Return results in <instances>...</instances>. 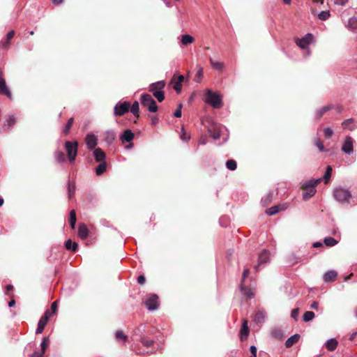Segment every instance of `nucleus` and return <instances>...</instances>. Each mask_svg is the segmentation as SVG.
Listing matches in <instances>:
<instances>
[{"label": "nucleus", "instance_id": "obj_41", "mask_svg": "<svg viewBox=\"0 0 357 357\" xmlns=\"http://www.w3.org/2000/svg\"><path fill=\"white\" fill-rule=\"evenodd\" d=\"M75 185L74 183H70V181L68 182V197L69 199H71L73 195L75 194Z\"/></svg>", "mask_w": 357, "mask_h": 357}, {"label": "nucleus", "instance_id": "obj_16", "mask_svg": "<svg viewBox=\"0 0 357 357\" xmlns=\"http://www.w3.org/2000/svg\"><path fill=\"white\" fill-rule=\"evenodd\" d=\"M221 130L222 128L220 126H214L208 129V132L214 139H218L220 137Z\"/></svg>", "mask_w": 357, "mask_h": 357}, {"label": "nucleus", "instance_id": "obj_34", "mask_svg": "<svg viewBox=\"0 0 357 357\" xmlns=\"http://www.w3.org/2000/svg\"><path fill=\"white\" fill-rule=\"evenodd\" d=\"M347 28L351 30L357 29V17H351L349 19Z\"/></svg>", "mask_w": 357, "mask_h": 357}, {"label": "nucleus", "instance_id": "obj_59", "mask_svg": "<svg viewBox=\"0 0 357 357\" xmlns=\"http://www.w3.org/2000/svg\"><path fill=\"white\" fill-rule=\"evenodd\" d=\"M44 354L42 351H34L31 357H44Z\"/></svg>", "mask_w": 357, "mask_h": 357}, {"label": "nucleus", "instance_id": "obj_58", "mask_svg": "<svg viewBox=\"0 0 357 357\" xmlns=\"http://www.w3.org/2000/svg\"><path fill=\"white\" fill-rule=\"evenodd\" d=\"M174 89L177 93H180L181 91V84L179 82H176L174 85Z\"/></svg>", "mask_w": 357, "mask_h": 357}, {"label": "nucleus", "instance_id": "obj_8", "mask_svg": "<svg viewBox=\"0 0 357 357\" xmlns=\"http://www.w3.org/2000/svg\"><path fill=\"white\" fill-rule=\"evenodd\" d=\"M313 35L312 33H307L302 38H297L296 40V45L302 50H306L307 54H310L308 45L312 42Z\"/></svg>", "mask_w": 357, "mask_h": 357}, {"label": "nucleus", "instance_id": "obj_53", "mask_svg": "<svg viewBox=\"0 0 357 357\" xmlns=\"http://www.w3.org/2000/svg\"><path fill=\"white\" fill-rule=\"evenodd\" d=\"M298 308H296V309H294L292 310L291 311V317L292 319H294L295 321H297L298 319Z\"/></svg>", "mask_w": 357, "mask_h": 357}, {"label": "nucleus", "instance_id": "obj_57", "mask_svg": "<svg viewBox=\"0 0 357 357\" xmlns=\"http://www.w3.org/2000/svg\"><path fill=\"white\" fill-rule=\"evenodd\" d=\"M250 273V271L248 268H245L244 269L243 271V275H242V281H241V284L243 283V282L245 280V279L248 277V275H249Z\"/></svg>", "mask_w": 357, "mask_h": 357}, {"label": "nucleus", "instance_id": "obj_1", "mask_svg": "<svg viewBox=\"0 0 357 357\" xmlns=\"http://www.w3.org/2000/svg\"><path fill=\"white\" fill-rule=\"evenodd\" d=\"M333 196L334 199L341 204H350L352 198L350 190L342 186H338L333 189Z\"/></svg>", "mask_w": 357, "mask_h": 357}, {"label": "nucleus", "instance_id": "obj_5", "mask_svg": "<svg viewBox=\"0 0 357 357\" xmlns=\"http://www.w3.org/2000/svg\"><path fill=\"white\" fill-rule=\"evenodd\" d=\"M77 142L66 141L65 142V148L67 152V155L69 161L73 162L75 160L77 155Z\"/></svg>", "mask_w": 357, "mask_h": 357}, {"label": "nucleus", "instance_id": "obj_14", "mask_svg": "<svg viewBox=\"0 0 357 357\" xmlns=\"http://www.w3.org/2000/svg\"><path fill=\"white\" fill-rule=\"evenodd\" d=\"M93 155L96 162L105 161V153L100 148L93 149Z\"/></svg>", "mask_w": 357, "mask_h": 357}, {"label": "nucleus", "instance_id": "obj_15", "mask_svg": "<svg viewBox=\"0 0 357 357\" xmlns=\"http://www.w3.org/2000/svg\"><path fill=\"white\" fill-rule=\"evenodd\" d=\"M337 275L335 271L331 270L326 272L324 275V280L325 282H333L335 281Z\"/></svg>", "mask_w": 357, "mask_h": 357}, {"label": "nucleus", "instance_id": "obj_24", "mask_svg": "<svg viewBox=\"0 0 357 357\" xmlns=\"http://www.w3.org/2000/svg\"><path fill=\"white\" fill-rule=\"evenodd\" d=\"M271 335L277 340H282L284 337V332L279 328H275L271 331Z\"/></svg>", "mask_w": 357, "mask_h": 357}, {"label": "nucleus", "instance_id": "obj_44", "mask_svg": "<svg viewBox=\"0 0 357 357\" xmlns=\"http://www.w3.org/2000/svg\"><path fill=\"white\" fill-rule=\"evenodd\" d=\"M332 167L331 166H327L326 172L324 176V179L325 183H327L331 176Z\"/></svg>", "mask_w": 357, "mask_h": 357}, {"label": "nucleus", "instance_id": "obj_21", "mask_svg": "<svg viewBox=\"0 0 357 357\" xmlns=\"http://www.w3.org/2000/svg\"><path fill=\"white\" fill-rule=\"evenodd\" d=\"M89 235V229L84 224L79 225L78 227V236L82 239H86Z\"/></svg>", "mask_w": 357, "mask_h": 357}, {"label": "nucleus", "instance_id": "obj_37", "mask_svg": "<svg viewBox=\"0 0 357 357\" xmlns=\"http://www.w3.org/2000/svg\"><path fill=\"white\" fill-rule=\"evenodd\" d=\"M76 213L74 210H72L70 211L69 214V222L73 229L75 228V224H76Z\"/></svg>", "mask_w": 357, "mask_h": 357}, {"label": "nucleus", "instance_id": "obj_39", "mask_svg": "<svg viewBox=\"0 0 357 357\" xmlns=\"http://www.w3.org/2000/svg\"><path fill=\"white\" fill-rule=\"evenodd\" d=\"M314 318V313L312 311H307L303 315V320L305 322L312 321Z\"/></svg>", "mask_w": 357, "mask_h": 357}, {"label": "nucleus", "instance_id": "obj_52", "mask_svg": "<svg viewBox=\"0 0 357 357\" xmlns=\"http://www.w3.org/2000/svg\"><path fill=\"white\" fill-rule=\"evenodd\" d=\"M202 75H203V69L202 68H200L196 73L195 81L197 82H199L202 79Z\"/></svg>", "mask_w": 357, "mask_h": 357}, {"label": "nucleus", "instance_id": "obj_56", "mask_svg": "<svg viewBox=\"0 0 357 357\" xmlns=\"http://www.w3.org/2000/svg\"><path fill=\"white\" fill-rule=\"evenodd\" d=\"M14 31H10L7 33V41L5 43V45H7L8 43V41L14 36Z\"/></svg>", "mask_w": 357, "mask_h": 357}, {"label": "nucleus", "instance_id": "obj_33", "mask_svg": "<svg viewBox=\"0 0 357 357\" xmlns=\"http://www.w3.org/2000/svg\"><path fill=\"white\" fill-rule=\"evenodd\" d=\"M54 157L56 160L59 163H63L66 160L65 154L61 151H56L54 153Z\"/></svg>", "mask_w": 357, "mask_h": 357}, {"label": "nucleus", "instance_id": "obj_26", "mask_svg": "<svg viewBox=\"0 0 357 357\" xmlns=\"http://www.w3.org/2000/svg\"><path fill=\"white\" fill-rule=\"evenodd\" d=\"M194 41V38L188 34H184L181 36V43L183 45H188Z\"/></svg>", "mask_w": 357, "mask_h": 357}, {"label": "nucleus", "instance_id": "obj_29", "mask_svg": "<svg viewBox=\"0 0 357 357\" xmlns=\"http://www.w3.org/2000/svg\"><path fill=\"white\" fill-rule=\"evenodd\" d=\"M282 209H283V208H282L280 205H276V206H272L271 208H268L266 211V213L268 215H273L278 213L279 211H280Z\"/></svg>", "mask_w": 357, "mask_h": 357}, {"label": "nucleus", "instance_id": "obj_3", "mask_svg": "<svg viewBox=\"0 0 357 357\" xmlns=\"http://www.w3.org/2000/svg\"><path fill=\"white\" fill-rule=\"evenodd\" d=\"M165 86V82L163 80L152 83L149 86V91L152 93L153 96L161 102L165 100V93L163 89Z\"/></svg>", "mask_w": 357, "mask_h": 357}, {"label": "nucleus", "instance_id": "obj_55", "mask_svg": "<svg viewBox=\"0 0 357 357\" xmlns=\"http://www.w3.org/2000/svg\"><path fill=\"white\" fill-rule=\"evenodd\" d=\"M349 0H334V3L337 6H344Z\"/></svg>", "mask_w": 357, "mask_h": 357}, {"label": "nucleus", "instance_id": "obj_31", "mask_svg": "<svg viewBox=\"0 0 357 357\" xmlns=\"http://www.w3.org/2000/svg\"><path fill=\"white\" fill-rule=\"evenodd\" d=\"M65 247L67 250L75 252L78 248V244L75 242H73L70 239H68L65 243Z\"/></svg>", "mask_w": 357, "mask_h": 357}, {"label": "nucleus", "instance_id": "obj_38", "mask_svg": "<svg viewBox=\"0 0 357 357\" xmlns=\"http://www.w3.org/2000/svg\"><path fill=\"white\" fill-rule=\"evenodd\" d=\"M325 245L328 247H333L338 242L333 237H326L324 239Z\"/></svg>", "mask_w": 357, "mask_h": 357}, {"label": "nucleus", "instance_id": "obj_7", "mask_svg": "<svg viewBox=\"0 0 357 357\" xmlns=\"http://www.w3.org/2000/svg\"><path fill=\"white\" fill-rule=\"evenodd\" d=\"M144 305L149 310H155L159 305L158 296L154 294L146 295Z\"/></svg>", "mask_w": 357, "mask_h": 357}, {"label": "nucleus", "instance_id": "obj_64", "mask_svg": "<svg viewBox=\"0 0 357 357\" xmlns=\"http://www.w3.org/2000/svg\"><path fill=\"white\" fill-rule=\"evenodd\" d=\"M313 248H319L322 246V243L320 241H317L313 243Z\"/></svg>", "mask_w": 357, "mask_h": 357}, {"label": "nucleus", "instance_id": "obj_2", "mask_svg": "<svg viewBox=\"0 0 357 357\" xmlns=\"http://www.w3.org/2000/svg\"><path fill=\"white\" fill-rule=\"evenodd\" d=\"M204 101L215 109H220L222 107V99L218 92H214L207 89L204 94Z\"/></svg>", "mask_w": 357, "mask_h": 357}, {"label": "nucleus", "instance_id": "obj_11", "mask_svg": "<svg viewBox=\"0 0 357 357\" xmlns=\"http://www.w3.org/2000/svg\"><path fill=\"white\" fill-rule=\"evenodd\" d=\"M50 311L47 310L45 312L44 316L40 319V320L38 323V326H37L36 331V334H40L44 331V328L50 319Z\"/></svg>", "mask_w": 357, "mask_h": 357}, {"label": "nucleus", "instance_id": "obj_20", "mask_svg": "<svg viewBox=\"0 0 357 357\" xmlns=\"http://www.w3.org/2000/svg\"><path fill=\"white\" fill-rule=\"evenodd\" d=\"M300 337H301V335L299 334H298V333L291 335L290 337H289L286 340V342H285V347L287 348L291 347L295 343L298 342Z\"/></svg>", "mask_w": 357, "mask_h": 357}, {"label": "nucleus", "instance_id": "obj_19", "mask_svg": "<svg viewBox=\"0 0 357 357\" xmlns=\"http://www.w3.org/2000/svg\"><path fill=\"white\" fill-rule=\"evenodd\" d=\"M324 345L328 351H333L336 349L338 342L335 338H331L325 342Z\"/></svg>", "mask_w": 357, "mask_h": 357}, {"label": "nucleus", "instance_id": "obj_4", "mask_svg": "<svg viewBox=\"0 0 357 357\" xmlns=\"http://www.w3.org/2000/svg\"><path fill=\"white\" fill-rule=\"evenodd\" d=\"M140 100L142 105L146 107L150 112H156L158 111L156 102L150 94H142Z\"/></svg>", "mask_w": 357, "mask_h": 357}, {"label": "nucleus", "instance_id": "obj_49", "mask_svg": "<svg viewBox=\"0 0 357 357\" xmlns=\"http://www.w3.org/2000/svg\"><path fill=\"white\" fill-rule=\"evenodd\" d=\"M141 342L142 343V344L144 346H145L146 347H150L153 344V341L151 340L148 339L146 337H141Z\"/></svg>", "mask_w": 357, "mask_h": 357}, {"label": "nucleus", "instance_id": "obj_22", "mask_svg": "<svg viewBox=\"0 0 357 357\" xmlns=\"http://www.w3.org/2000/svg\"><path fill=\"white\" fill-rule=\"evenodd\" d=\"M333 108V105H328L318 109L315 113V117L320 119L326 112L331 110Z\"/></svg>", "mask_w": 357, "mask_h": 357}, {"label": "nucleus", "instance_id": "obj_46", "mask_svg": "<svg viewBox=\"0 0 357 357\" xmlns=\"http://www.w3.org/2000/svg\"><path fill=\"white\" fill-rule=\"evenodd\" d=\"M333 135V130L332 128L327 127L324 130V135L326 139H330Z\"/></svg>", "mask_w": 357, "mask_h": 357}, {"label": "nucleus", "instance_id": "obj_54", "mask_svg": "<svg viewBox=\"0 0 357 357\" xmlns=\"http://www.w3.org/2000/svg\"><path fill=\"white\" fill-rule=\"evenodd\" d=\"M181 107H182V105H178V107L177 108V109L175 111V112L174 113V116L176 118H179L181 116V114H182V112H181Z\"/></svg>", "mask_w": 357, "mask_h": 357}, {"label": "nucleus", "instance_id": "obj_48", "mask_svg": "<svg viewBox=\"0 0 357 357\" xmlns=\"http://www.w3.org/2000/svg\"><path fill=\"white\" fill-rule=\"evenodd\" d=\"M115 336L116 339L121 340L123 342H126L128 339V337L121 331H116Z\"/></svg>", "mask_w": 357, "mask_h": 357}, {"label": "nucleus", "instance_id": "obj_61", "mask_svg": "<svg viewBox=\"0 0 357 357\" xmlns=\"http://www.w3.org/2000/svg\"><path fill=\"white\" fill-rule=\"evenodd\" d=\"M145 280H146V279H145V277L144 275H139L137 278V282H138V283H139L141 284H144Z\"/></svg>", "mask_w": 357, "mask_h": 357}, {"label": "nucleus", "instance_id": "obj_60", "mask_svg": "<svg viewBox=\"0 0 357 357\" xmlns=\"http://www.w3.org/2000/svg\"><path fill=\"white\" fill-rule=\"evenodd\" d=\"M51 310L52 313H55L57 310V301H54L51 305Z\"/></svg>", "mask_w": 357, "mask_h": 357}, {"label": "nucleus", "instance_id": "obj_62", "mask_svg": "<svg viewBox=\"0 0 357 357\" xmlns=\"http://www.w3.org/2000/svg\"><path fill=\"white\" fill-rule=\"evenodd\" d=\"M250 351L251 352V354H257V349L255 346L252 345L250 347Z\"/></svg>", "mask_w": 357, "mask_h": 357}, {"label": "nucleus", "instance_id": "obj_27", "mask_svg": "<svg viewBox=\"0 0 357 357\" xmlns=\"http://www.w3.org/2000/svg\"><path fill=\"white\" fill-rule=\"evenodd\" d=\"M321 181V178H319L318 179H310L305 183L303 184V187L305 188H314L316 185H317L320 181Z\"/></svg>", "mask_w": 357, "mask_h": 357}, {"label": "nucleus", "instance_id": "obj_43", "mask_svg": "<svg viewBox=\"0 0 357 357\" xmlns=\"http://www.w3.org/2000/svg\"><path fill=\"white\" fill-rule=\"evenodd\" d=\"M331 16L329 10H323L318 14V17L321 20H326Z\"/></svg>", "mask_w": 357, "mask_h": 357}, {"label": "nucleus", "instance_id": "obj_18", "mask_svg": "<svg viewBox=\"0 0 357 357\" xmlns=\"http://www.w3.org/2000/svg\"><path fill=\"white\" fill-rule=\"evenodd\" d=\"M135 135L133 132L130 130H126L121 135L120 139L126 142H130L134 139Z\"/></svg>", "mask_w": 357, "mask_h": 357}, {"label": "nucleus", "instance_id": "obj_63", "mask_svg": "<svg viewBox=\"0 0 357 357\" xmlns=\"http://www.w3.org/2000/svg\"><path fill=\"white\" fill-rule=\"evenodd\" d=\"M318 305H319V303L317 301H314L311 305H310V308L312 309H314V310H317L318 309Z\"/></svg>", "mask_w": 357, "mask_h": 357}, {"label": "nucleus", "instance_id": "obj_12", "mask_svg": "<svg viewBox=\"0 0 357 357\" xmlns=\"http://www.w3.org/2000/svg\"><path fill=\"white\" fill-rule=\"evenodd\" d=\"M85 142L89 150H93L97 145L98 139L93 133L87 134L85 138Z\"/></svg>", "mask_w": 357, "mask_h": 357}, {"label": "nucleus", "instance_id": "obj_45", "mask_svg": "<svg viewBox=\"0 0 357 357\" xmlns=\"http://www.w3.org/2000/svg\"><path fill=\"white\" fill-rule=\"evenodd\" d=\"M49 344V338L47 337H45L43 339V341L40 344L41 351L43 353H45L47 347Z\"/></svg>", "mask_w": 357, "mask_h": 357}, {"label": "nucleus", "instance_id": "obj_50", "mask_svg": "<svg viewBox=\"0 0 357 357\" xmlns=\"http://www.w3.org/2000/svg\"><path fill=\"white\" fill-rule=\"evenodd\" d=\"M73 123V118H70L68 119L67 123L66 124L65 127H64V129H63V132L66 133V134H68L72 125Z\"/></svg>", "mask_w": 357, "mask_h": 357}, {"label": "nucleus", "instance_id": "obj_40", "mask_svg": "<svg viewBox=\"0 0 357 357\" xmlns=\"http://www.w3.org/2000/svg\"><path fill=\"white\" fill-rule=\"evenodd\" d=\"M16 121L15 118L14 116L10 115L9 116L8 119L6 120L4 126L7 127L8 129H10L13 127Z\"/></svg>", "mask_w": 357, "mask_h": 357}, {"label": "nucleus", "instance_id": "obj_23", "mask_svg": "<svg viewBox=\"0 0 357 357\" xmlns=\"http://www.w3.org/2000/svg\"><path fill=\"white\" fill-rule=\"evenodd\" d=\"M130 112L135 116L139 117V105L137 101H135L132 105L130 107Z\"/></svg>", "mask_w": 357, "mask_h": 357}, {"label": "nucleus", "instance_id": "obj_51", "mask_svg": "<svg viewBox=\"0 0 357 357\" xmlns=\"http://www.w3.org/2000/svg\"><path fill=\"white\" fill-rule=\"evenodd\" d=\"M314 144L320 152H323L325 151L323 143L319 139H316Z\"/></svg>", "mask_w": 357, "mask_h": 357}, {"label": "nucleus", "instance_id": "obj_6", "mask_svg": "<svg viewBox=\"0 0 357 357\" xmlns=\"http://www.w3.org/2000/svg\"><path fill=\"white\" fill-rule=\"evenodd\" d=\"M130 103L128 101L117 102L114 107V115L115 116H123L129 112Z\"/></svg>", "mask_w": 357, "mask_h": 357}, {"label": "nucleus", "instance_id": "obj_47", "mask_svg": "<svg viewBox=\"0 0 357 357\" xmlns=\"http://www.w3.org/2000/svg\"><path fill=\"white\" fill-rule=\"evenodd\" d=\"M352 122H354V119H352V118H351V119H348L344 120V121L342 122V126H343V128H348V129H349V130H353V129H354V128H352V127H349V125H350Z\"/></svg>", "mask_w": 357, "mask_h": 357}, {"label": "nucleus", "instance_id": "obj_30", "mask_svg": "<svg viewBox=\"0 0 357 357\" xmlns=\"http://www.w3.org/2000/svg\"><path fill=\"white\" fill-rule=\"evenodd\" d=\"M316 193L315 188H307L306 191L303 192V198L304 199H308L313 197Z\"/></svg>", "mask_w": 357, "mask_h": 357}, {"label": "nucleus", "instance_id": "obj_42", "mask_svg": "<svg viewBox=\"0 0 357 357\" xmlns=\"http://www.w3.org/2000/svg\"><path fill=\"white\" fill-rule=\"evenodd\" d=\"M226 167L228 169L234 171L237 167L236 162L234 160H228L226 162Z\"/></svg>", "mask_w": 357, "mask_h": 357}, {"label": "nucleus", "instance_id": "obj_25", "mask_svg": "<svg viewBox=\"0 0 357 357\" xmlns=\"http://www.w3.org/2000/svg\"><path fill=\"white\" fill-rule=\"evenodd\" d=\"M240 289L242 294L248 298H252V297H254V293L251 289L244 287L243 284H241Z\"/></svg>", "mask_w": 357, "mask_h": 357}, {"label": "nucleus", "instance_id": "obj_17", "mask_svg": "<svg viewBox=\"0 0 357 357\" xmlns=\"http://www.w3.org/2000/svg\"><path fill=\"white\" fill-rule=\"evenodd\" d=\"M116 137V132L113 130H108L105 132L104 140L108 144H111Z\"/></svg>", "mask_w": 357, "mask_h": 357}, {"label": "nucleus", "instance_id": "obj_35", "mask_svg": "<svg viewBox=\"0 0 357 357\" xmlns=\"http://www.w3.org/2000/svg\"><path fill=\"white\" fill-rule=\"evenodd\" d=\"M266 317V313L263 311H259L255 316V321L257 323H262L264 321Z\"/></svg>", "mask_w": 357, "mask_h": 357}, {"label": "nucleus", "instance_id": "obj_10", "mask_svg": "<svg viewBox=\"0 0 357 357\" xmlns=\"http://www.w3.org/2000/svg\"><path fill=\"white\" fill-rule=\"evenodd\" d=\"M269 259H270L269 252L266 250H262L259 255L258 264L255 267V271H258L259 268L261 266L268 263Z\"/></svg>", "mask_w": 357, "mask_h": 357}, {"label": "nucleus", "instance_id": "obj_9", "mask_svg": "<svg viewBox=\"0 0 357 357\" xmlns=\"http://www.w3.org/2000/svg\"><path fill=\"white\" fill-rule=\"evenodd\" d=\"M354 139L350 136H347L344 140L342 151L347 155L352 154L354 152Z\"/></svg>", "mask_w": 357, "mask_h": 357}, {"label": "nucleus", "instance_id": "obj_13", "mask_svg": "<svg viewBox=\"0 0 357 357\" xmlns=\"http://www.w3.org/2000/svg\"><path fill=\"white\" fill-rule=\"evenodd\" d=\"M0 93L6 96L10 99L12 98V93L6 86V81L3 77L2 73H0Z\"/></svg>", "mask_w": 357, "mask_h": 357}, {"label": "nucleus", "instance_id": "obj_32", "mask_svg": "<svg viewBox=\"0 0 357 357\" xmlns=\"http://www.w3.org/2000/svg\"><path fill=\"white\" fill-rule=\"evenodd\" d=\"M249 333V328L248 326V324L246 321H244L241 329V340L246 339Z\"/></svg>", "mask_w": 357, "mask_h": 357}, {"label": "nucleus", "instance_id": "obj_36", "mask_svg": "<svg viewBox=\"0 0 357 357\" xmlns=\"http://www.w3.org/2000/svg\"><path fill=\"white\" fill-rule=\"evenodd\" d=\"M209 61H210L211 66L214 69L219 70V71H220L223 69L224 64L222 63H221L220 61H214L212 59H210Z\"/></svg>", "mask_w": 357, "mask_h": 357}, {"label": "nucleus", "instance_id": "obj_28", "mask_svg": "<svg viewBox=\"0 0 357 357\" xmlns=\"http://www.w3.org/2000/svg\"><path fill=\"white\" fill-rule=\"evenodd\" d=\"M107 169V163L105 161L100 162V164H99L96 168V174L98 176H100L102 174L105 172H106Z\"/></svg>", "mask_w": 357, "mask_h": 357}]
</instances>
